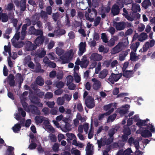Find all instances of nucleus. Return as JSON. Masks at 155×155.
<instances>
[{
  "label": "nucleus",
  "mask_w": 155,
  "mask_h": 155,
  "mask_svg": "<svg viewBox=\"0 0 155 155\" xmlns=\"http://www.w3.org/2000/svg\"><path fill=\"white\" fill-rule=\"evenodd\" d=\"M113 25L115 27L117 30H123L125 28L124 22H119L114 21L113 22Z\"/></svg>",
  "instance_id": "8"
},
{
  "label": "nucleus",
  "mask_w": 155,
  "mask_h": 155,
  "mask_svg": "<svg viewBox=\"0 0 155 155\" xmlns=\"http://www.w3.org/2000/svg\"><path fill=\"white\" fill-rule=\"evenodd\" d=\"M97 143L98 145V147L100 149L102 146H104L106 145V143L104 142V140H103L102 138H101L100 140H97Z\"/></svg>",
  "instance_id": "39"
},
{
  "label": "nucleus",
  "mask_w": 155,
  "mask_h": 155,
  "mask_svg": "<svg viewBox=\"0 0 155 155\" xmlns=\"http://www.w3.org/2000/svg\"><path fill=\"white\" fill-rule=\"evenodd\" d=\"M36 46L34 44H32L30 41L28 42L26 44V48L28 51H32L36 49Z\"/></svg>",
  "instance_id": "17"
},
{
  "label": "nucleus",
  "mask_w": 155,
  "mask_h": 155,
  "mask_svg": "<svg viewBox=\"0 0 155 155\" xmlns=\"http://www.w3.org/2000/svg\"><path fill=\"white\" fill-rule=\"evenodd\" d=\"M12 45L15 48H21L24 45V43L22 41L16 42V41H13L12 39Z\"/></svg>",
  "instance_id": "23"
},
{
  "label": "nucleus",
  "mask_w": 155,
  "mask_h": 155,
  "mask_svg": "<svg viewBox=\"0 0 155 155\" xmlns=\"http://www.w3.org/2000/svg\"><path fill=\"white\" fill-rule=\"evenodd\" d=\"M54 44L55 42L54 41L52 40L51 41L48 45L47 48L48 49L50 50L54 46Z\"/></svg>",
  "instance_id": "54"
},
{
  "label": "nucleus",
  "mask_w": 155,
  "mask_h": 155,
  "mask_svg": "<svg viewBox=\"0 0 155 155\" xmlns=\"http://www.w3.org/2000/svg\"><path fill=\"white\" fill-rule=\"evenodd\" d=\"M50 139L51 142H55L57 140L56 136L53 134H50Z\"/></svg>",
  "instance_id": "55"
},
{
  "label": "nucleus",
  "mask_w": 155,
  "mask_h": 155,
  "mask_svg": "<svg viewBox=\"0 0 155 155\" xmlns=\"http://www.w3.org/2000/svg\"><path fill=\"white\" fill-rule=\"evenodd\" d=\"M59 15V13L58 12L55 13H53L52 14V18L54 21H56L58 18Z\"/></svg>",
  "instance_id": "52"
},
{
  "label": "nucleus",
  "mask_w": 155,
  "mask_h": 155,
  "mask_svg": "<svg viewBox=\"0 0 155 155\" xmlns=\"http://www.w3.org/2000/svg\"><path fill=\"white\" fill-rule=\"evenodd\" d=\"M45 117H44L41 116H37L35 118V122L37 124L41 123L44 120Z\"/></svg>",
  "instance_id": "28"
},
{
  "label": "nucleus",
  "mask_w": 155,
  "mask_h": 155,
  "mask_svg": "<svg viewBox=\"0 0 155 155\" xmlns=\"http://www.w3.org/2000/svg\"><path fill=\"white\" fill-rule=\"evenodd\" d=\"M46 104L49 107L52 108L54 107L55 103L54 101H48L46 102Z\"/></svg>",
  "instance_id": "62"
},
{
  "label": "nucleus",
  "mask_w": 155,
  "mask_h": 155,
  "mask_svg": "<svg viewBox=\"0 0 155 155\" xmlns=\"http://www.w3.org/2000/svg\"><path fill=\"white\" fill-rule=\"evenodd\" d=\"M89 63V61L87 60V57L85 55L81 59V67L82 68H86Z\"/></svg>",
  "instance_id": "14"
},
{
  "label": "nucleus",
  "mask_w": 155,
  "mask_h": 155,
  "mask_svg": "<svg viewBox=\"0 0 155 155\" xmlns=\"http://www.w3.org/2000/svg\"><path fill=\"white\" fill-rule=\"evenodd\" d=\"M114 137H110L107 139L106 137L104 138V142L106 143V145H108L111 144L113 141Z\"/></svg>",
  "instance_id": "32"
},
{
  "label": "nucleus",
  "mask_w": 155,
  "mask_h": 155,
  "mask_svg": "<svg viewBox=\"0 0 155 155\" xmlns=\"http://www.w3.org/2000/svg\"><path fill=\"white\" fill-rule=\"evenodd\" d=\"M45 40L43 36H38L35 40L34 43L36 46H39L42 45Z\"/></svg>",
  "instance_id": "13"
},
{
  "label": "nucleus",
  "mask_w": 155,
  "mask_h": 155,
  "mask_svg": "<svg viewBox=\"0 0 155 155\" xmlns=\"http://www.w3.org/2000/svg\"><path fill=\"white\" fill-rule=\"evenodd\" d=\"M101 20V18L99 16L97 17L95 19L94 23V25L97 26L100 23Z\"/></svg>",
  "instance_id": "47"
},
{
  "label": "nucleus",
  "mask_w": 155,
  "mask_h": 155,
  "mask_svg": "<svg viewBox=\"0 0 155 155\" xmlns=\"http://www.w3.org/2000/svg\"><path fill=\"white\" fill-rule=\"evenodd\" d=\"M101 63L100 62H99L98 63L97 67H96L95 68V73L96 74H98L99 71L101 70Z\"/></svg>",
  "instance_id": "49"
},
{
  "label": "nucleus",
  "mask_w": 155,
  "mask_h": 155,
  "mask_svg": "<svg viewBox=\"0 0 155 155\" xmlns=\"http://www.w3.org/2000/svg\"><path fill=\"white\" fill-rule=\"evenodd\" d=\"M155 128L154 126L151 124H150L147 127L146 129L143 130L140 133L141 136L144 137H150L152 136L151 132L154 133Z\"/></svg>",
  "instance_id": "1"
},
{
  "label": "nucleus",
  "mask_w": 155,
  "mask_h": 155,
  "mask_svg": "<svg viewBox=\"0 0 155 155\" xmlns=\"http://www.w3.org/2000/svg\"><path fill=\"white\" fill-rule=\"evenodd\" d=\"M108 73V71L107 69H104L101 71L99 74V77L101 79L105 78Z\"/></svg>",
  "instance_id": "27"
},
{
  "label": "nucleus",
  "mask_w": 155,
  "mask_h": 155,
  "mask_svg": "<svg viewBox=\"0 0 155 155\" xmlns=\"http://www.w3.org/2000/svg\"><path fill=\"white\" fill-rule=\"evenodd\" d=\"M116 116L117 114H114L112 115H110L108 117L107 122H109L110 121L111 122H112L114 121L115 119Z\"/></svg>",
  "instance_id": "40"
},
{
  "label": "nucleus",
  "mask_w": 155,
  "mask_h": 155,
  "mask_svg": "<svg viewBox=\"0 0 155 155\" xmlns=\"http://www.w3.org/2000/svg\"><path fill=\"white\" fill-rule=\"evenodd\" d=\"M118 39V38L117 36H113L109 41H108V42L107 43V45L109 47L113 46L115 44V41H117Z\"/></svg>",
  "instance_id": "20"
},
{
  "label": "nucleus",
  "mask_w": 155,
  "mask_h": 155,
  "mask_svg": "<svg viewBox=\"0 0 155 155\" xmlns=\"http://www.w3.org/2000/svg\"><path fill=\"white\" fill-rule=\"evenodd\" d=\"M85 104L86 107L88 108H93L95 106L94 99L91 96H87L85 100Z\"/></svg>",
  "instance_id": "3"
},
{
  "label": "nucleus",
  "mask_w": 155,
  "mask_h": 155,
  "mask_svg": "<svg viewBox=\"0 0 155 155\" xmlns=\"http://www.w3.org/2000/svg\"><path fill=\"white\" fill-rule=\"evenodd\" d=\"M92 81L94 82L93 86V88L95 90H99L101 88V85L100 81L95 78H93Z\"/></svg>",
  "instance_id": "16"
},
{
  "label": "nucleus",
  "mask_w": 155,
  "mask_h": 155,
  "mask_svg": "<svg viewBox=\"0 0 155 155\" xmlns=\"http://www.w3.org/2000/svg\"><path fill=\"white\" fill-rule=\"evenodd\" d=\"M125 42H119L112 49V51L114 53H118L122 51L124 48L126 47V45L125 44Z\"/></svg>",
  "instance_id": "2"
},
{
  "label": "nucleus",
  "mask_w": 155,
  "mask_h": 155,
  "mask_svg": "<svg viewBox=\"0 0 155 155\" xmlns=\"http://www.w3.org/2000/svg\"><path fill=\"white\" fill-rule=\"evenodd\" d=\"M124 134L122 136L123 140H119L118 142L119 145V148H122L124 145V142H126V125H124L123 127V130Z\"/></svg>",
  "instance_id": "5"
},
{
  "label": "nucleus",
  "mask_w": 155,
  "mask_h": 155,
  "mask_svg": "<svg viewBox=\"0 0 155 155\" xmlns=\"http://www.w3.org/2000/svg\"><path fill=\"white\" fill-rule=\"evenodd\" d=\"M25 4V0H21L20 5L21 11H24L25 10L26 8Z\"/></svg>",
  "instance_id": "38"
},
{
  "label": "nucleus",
  "mask_w": 155,
  "mask_h": 155,
  "mask_svg": "<svg viewBox=\"0 0 155 155\" xmlns=\"http://www.w3.org/2000/svg\"><path fill=\"white\" fill-rule=\"evenodd\" d=\"M31 100L32 103L39 107H42L43 104L40 102V99L38 97L33 96L31 98Z\"/></svg>",
  "instance_id": "12"
},
{
  "label": "nucleus",
  "mask_w": 155,
  "mask_h": 155,
  "mask_svg": "<svg viewBox=\"0 0 155 155\" xmlns=\"http://www.w3.org/2000/svg\"><path fill=\"white\" fill-rule=\"evenodd\" d=\"M77 108L78 110L80 112H81L83 110V107L81 103H79L77 105Z\"/></svg>",
  "instance_id": "63"
},
{
  "label": "nucleus",
  "mask_w": 155,
  "mask_h": 155,
  "mask_svg": "<svg viewBox=\"0 0 155 155\" xmlns=\"http://www.w3.org/2000/svg\"><path fill=\"white\" fill-rule=\"evenodd\" d=\"M64 86V84L62 81H60L57 83L56 84V87L59 88H63Z\"/></svg>",
  "instance_id": "58"
},
{
  "label": "nucleus",
  "mask_w": 155,
  "mask_h": 155,
  "mask_svg": "<svg viewBox=\"0 0 155 155\" xmlns=\"http://www.w3.org/2000/svg\"><path fill=\"white\" fill-rule=\"evenodd\" d=\"M122 76L121 74H115L112 73L110 76L108 80L112 84H114L115 82L117 81Z\"/></svg>",
  "instance_id": "4"
},
{
  "label": "nucleus",
  "mask_w": 155,
  "mask_h": 155,
  "mask_svg": "<svg viewBox=\"0 0 155 155\" xmlns=\"http://www.w3.org/2000/svg\"><path fill=\"white\" fill-rule=\"evenodd\" d=\"M54 33L56 36H60L64 35L66 33V31L64 30L61 29L59 27H58L55 29Z\"/></svg>",
  "instance_id": "19"
},
{
  "label": "nucleus",
  "mask_w": 155,
  "mask_h": 155,
  "mask_svg": "<svg viewBox=\"0 0 155 155\" xmlns=\"http://www.w3.org/2000/svg\"><path fill=\"white\" fill-rule=\"evenodd\" d=\"M120 12L119 6L117 5L114 4L111 9V13L113 16L118 15Z\"/></svg>",
  "instance_id": "15"
},
{
  "label": "nucleus",
  "mask_w": 155,
  "mask_h": 155,
  "mask_svg": "<svg viewBox=\"0 0 155 155\" xmlns=\"http://www.w3.org/2000/svg\"><path fill=\"white\" fill-rule=\"evenodd\" d=\"M101 38L103 42L105 43H107L108 40L107 36L105 33H102L101 34Z\"/></svg>",
  "instance_id": "46"
},
{
  "label": "nucleus",
  "mask_w": 155,
  "mask_h": 155,
  "mask_svg": "<svg viewBox=\"0 0 155 155\" xmlns=\"http://www.w3.org/2000/svg\"><path fill=\"white\" fill-rule=\"evenodd\" d=\"M145 28V26L143 24L140 23L138 25V29L139 31H143Z\"/></svg>",
  "instance_id": "56"
},
{
  "label": "nucleus",
  "mask_w": 155,
  "mask_h": 155,
  "mask_svg": "<svg viewBox=\"0 0 155 155\" xmlns=\"http://www.w3.org/2000/svg\"><path fill=\"white\" fill-rule=\"evenodd\" d=\"M6 9L9 11L13 10L15 9V7L12 3H10L6 7Z\"/></svg>",
  "instance_id": "48"
},
{
  "label": "nucleus",
  "mask_w": 155,
  "mask_h": 155,
  "mask_svg": "<svg viewBox=\"0 0 155 155\" xmlns=\"http://www.w3.org/2000/svg\"><path fill=\"white\" fill-rule=\"evenodd\" d=\"M86 44L85 41L84 42H81L79 44V51L78 52V55L79 56H82L83 53L86 51Z\"/></svg>",
  "instance_id": "9"
},
{
  "label": "nucleus",
  "mask_w": 155,
  "mask_h": 155,
  "mask_svg": "<svg viewBox=\"0 0 155 155\" xmlns=\"http://www.w3.org/2000/svg\"><path fill=\"white\" fill-rule=\"evenodd\" d=\"M58 112V109L56 107H54L51 109L50 113L52 115H56Z\"/></svg>",
  "instance_id": "59"
},
{
  "label": "nucleus",
  "mask_w": 155,
  "mask_h": 155,
  "mask_svg": "<svg viewBox=\"0 0 155 155\" xmlns=\"http://www.w3.org/2000/svg\"><path fill=\"white\" fill-rule=\"evenodd\" d=\"M131 9L134 13H136L137 12H139L141 10L140 5L135 3H133Z\"/></svg>",
  "instance_id": "25"
},
{
  "label": "nucleus",
  "mask_w": 155,
  "mask_h": 155,
  "mask_svg": "<svg viewBox=\"0 0 155 155\" xmlns=\"http://www.w3.org/2000/svg\"><path fill=\"white\" fill-rule=\"evenodd\" d=\"M151 5V3L149 0H145L142 3V5L145 9Z\"/></svg>",
  "instance_id": "31"
},
{
  "label": "nucleus",
  "mask_w": 155,
  "mask_h": 155,
  "mask_svg": "<svg viewBox=\"0 0 155 155\" xmlns=\"http://www.w3.org/2000/svg\"><path fill=\"white\" fill-rule=\"evenodd\" d=\"M20 37L21 38L20 32H16V33L15 34L13 38L12 39L13 40V41H15H15H18L19 40Z\"/></svg>",
  "instance_id": "51"
},
{
  "label": "nucleus",
  "mask_w": 155,
  "mask_h": 155,
  "mask_svg": "<svg viewBox=\"0 0 155 155\" xmlns=\"http://www.w3.org/2000/svg\"><path fill=\"white\" fill-rule=\"evenodd\" d=\"M14 149V148L13 147L9 146L7 149V150L8 152V153L7 155H12V154H14V153L13 151Z\"/></svg>",
  "instance_id": "50"
},
{
  "label": "nucleus",
  "mask_w": 155,
  "mask_h": 155,
  "mask_svg": "<svg viewBox=\"0 0 155 155\" xmlns=\"http://www.w3.org/2000/svg\"><path fill=\"white\" fill-rule=\"evenodd\" d=\"M21 128L20 124H17L15 125L12 127L13 132L15 133H17L18 131H20Z\"/></svg>",
  "instance_id": "35"
},
{
  "label": "nucleus",
  "mask_w": 155,
  "mask_h": 155,
  "mask_svg": "<svg viewBox=\"0 0 155 155\" xmlns=\"http://www.w3.org/2000/svg\"><path fill=\"white\" fill-rule=\"evenodd\" d=\"M1 19L2 22H6L8 20V16L6 14L2 13L1 14Z\"/></svg>",
  "instance_id": "41"
},
{
  "label": "nucleus",
  "mask_w": 155,
  "mask_h": 155,
  "mask_svg": "<svg viewBox=\"0 0 155 155\" xmlns=\"http://www.w3.org/2000/svg\"><path fill=\"white\" fill-rule=\"evenodd\" d=\"M116 106V104H113V103H110L108 104L104 105V109L106 111H107L110 109L112 106Z\"/></svg>",
  "instance_id": "42"
},
{
  "label": "nucleus",
  "mask_w": 155,
  "mask_h": 155,
  "mask_svg": "<svg viewBox=\"0 0 155 155\" xmlns=\"http://www.w3.org/2000/svg\"><path fill=\"white\" fill-rule=\"evenodd\" d=\"M135 52L132 51L130 54V59L131 61H135L139 59V57L136 55Z\"/></svg>",
  "instance_id": "34"
},
{
  "label": "nucleus",
  "mask_w": 155,
  "mask_h": 155,
  "mask_svg": "<svg viewBox=\"0 0 155 155\" xmlns=\"http://www.w3.org/2000/svg\"><path fill=\"white\" fill-rule=\"evenodd\" d=\"M61 58L62 60L63 64L67 63L69 62L68 59L65 57L61 56Z\"/></svg>",
  "instance_id": "61"
},
{
  "label": "nucleus",
  "mask_w": 155,
  "mask_h": 155,
  "mask_svg": "<svg viewBox=\"0 0 155 155\" xmlns=\"http://www.w3.org/2000/svg\"><path fill=\"white\" fill-rule=\"evenodd\" d=\"M71 152L72 154L73 153L74 155H80L81 153L80 151L77 150H71Z\"/></svg>",
  "instance_id": "64"
},
{
  "label": "nucleus",
  "mask_w": 155,
  "mask_h": 155,
  "mask_svg": "<svg viewBox=\"0 0 155 155\" xmlns=\"http://www.w3.org/2000/svg\"><path fill=\"white\" fill-rule=\"evenodd\" d=\"M46 54V51L42 48L38 50V52L36 53L35 55L39 58H43Z\"/></svg>",
  "instance_id": "18"
},
{
  "label": "nucleus",
  "mask_w": 155,
  "mask_h": 155,
  "mask_svg": "<svg viewBox=\"0 0 155 155\" xmlns=\"http://www.w3.org/2000/svg\"><path fill=\"white\" fill-rule=\"evenodd\" d=\"M127 142L130 146L134 144L136 149L140 148L139 142L138 139L134 140L133 137H131L129 139Z\"/></svg>",
  "instance_id": "7"
},
{
  "label": "nucleus",
  "mask_w": 155,
  "mask_h": 155,
  "mask_svg": "<svg viewBox=\"0 0 155 155\" xmlns=\"http://www.w3.org/2000/svg\"><path fill=\"white\" fill-rule=\"evenodd\" d=\"M120 128V126L118 124L116 125L114 127H112L109 131L108 135L109 137H114V135L117 132Z\"/></svg>",
  "instance_id": "11"
},
{
  "label": "nucleus",
  "mask_w": 155,
  "mask_h": 155,
  "mask_svg": "<svg viewBox=\"0 0 155 155\" xmlns=\"http://www.w3.org/2000/svg\"><path fill=\"white\" fill-rule=\"evenodd\" d=\"M155 43V41L153 40L150 41V42H147L145 44V45L143 47L144 49L145 50H147L149 48L153 46Z\"/></svg>",
  "instance_id": "24"
},
{
  "label": "nucleus",
  "mask_w": 155,
  "mask_h": 155,
  "mask_svg": "<svg viewBox=\"0 0 155 155\" xmlns=\"http://www.w3.org/2000/svg\"><path fill=\"white\" fill-rule=\"evenodd\" d=\"M117 110L121 116H122L126 114V109H123L121 108H118L117 109Z\"/></svg>",
  "instance_id": "53"
},
{
  "label": "nucleus",
  "mask_w": 155,
  "mask_h": 155,
  "mask_svg": "<svg viewBox=\"0 0 155 155\" xmlns=\"http://www.w3.org/2000/svg\"><path fill=\"white\" fill-rule=\"evenodd\" d=\"M140 45V43L137 42L135 43H132L131 44L130 48L132 50V51L136 52L137 50Z\"/></svg>",
  "instance_id": "29"
},
{
  "label": "nucleus",
  "mask_w": 155,
  "mask_h": 155,
  "mask_svg": "<svg viewBox=\"0 0 155 155\" xmlns=\"http://www.w3.org/2000/svg\"><path fill=\"white\" fill-rule=\"evenodd\" d=\"M18 110L19 112L21 113V115L22 117H25L26 113L23 110L22 108L21 107H18Z\"/></svg>",
  "instance_id": "57"
},
{
  "label": "nucleus",
  "mask_w": 155,
  "mask_h": 155,
  "mask_svg": "<svg viewBox=\"0 0 155 155\" xmlns=\"http://www.w3.org/2000/svg\"><path fill=\"white\" fill-rule=\"evenodd\" d=\"M27 27L25 25H22V27L21 31V40H24L27 34L26 30Z\"/></svg>",
  "instance_id": "22"
},
{
  "label": "nucleus",
  "mask_w": 155,
  "mask_h": 155,
  "mask_svg": "<svg viewBox=\"0 0 155 155\" xmlns=\"http://www.w3.org/2000/svg\"><path fill=\"white\" fill-rule=\"evenodd\" d=\"M92 144L90 142L87 143L85 149L86 155H93L94 153V150L93 149V146L92 147Z\"/></svg>",
  "instance_id": "10"
},
{
  "label": "nucleus",
  "mask_w": 155,
  "mask_h": 155,
  "mask_svg": "<svg viewBox=\"0 0 155 155\" xmlns=\"http://www.w3.org/2000/svg\"><path fill=\"white\" fill-rule=\"evenodd\" d=\"M59 145L57 143H55L52 147V149L54 152L58 151L59 150Z\"/></svg>",
  "instance_id": "60"
},
{
  "label": "nucleus",
  "mask_w": 155,
  "mask_h": 155,
  "mask_svg": "<svg viewBox=\"0 0 155 155\" xmlns=\"http://www.w3.org/2000/svg\"><path fill=\"white\" fill-rule=\"evenodd\" d=\"M57 102L58 105H63L64 102V97H58L57 98Z\"/></svg>",
  "instance_id": "44"
},
{
  "label": "nucleus",
  "mask_w": 155,
  "mask_h": 155,
  "mask_svg": "<svg viewBox=\"0 0 155 155\" xmlns=\"http://www.w3.org/2000/svg\"><path fill=\"white\" fill-rule=\"evenodd\" d=\"M90 58L91 60L96 62L101 60L103 58L102 56L98 53H93L91 54Z\"/></svg>",
  "instance_id": "6"
},
{
  "label": "nucleus",
  "mask_w": 155,
  "mask_h": 155,
  "mask_svg": "<svg viewBox=\"0 0 155 155\" xmlns=\"http://www.w3.org/2000/svg\"><path fill=\"white\" fill-rule=\"evenodd\" d=\"M36 84L40 86H42L44 84V81L42 78L40 76H38L36 79Z\"/></svg>",
  "instance_id": "36"
},
{
  "label": "nucleus",
  "mask_w": 155,
  "mask_h": 155,
  "mask_svg": "<svg viewBox=\"0 0 155 155\" xmlns=\"http://www.w3.org/2000/svg\"><path fill=\"white\" fill-rule=\"evenodd\" d=\"M30 110L31 113L37 115H39L41 113L38 108L34 105H31L30 106Z\"/></svg>",
  "instance_id": "21"
},
{
  "label": "nucleus",
  "mask_w": 155,
  "mask_h": 155,
  "mask_svg": "<svg viewBox=\"0 0 155 155\" xmlns=\"http://www.w3.org/2000/svg\"><path fill=\"white\" fill-rule=\"evenodd\" d=\"M32 28L35 30V33L34 35L38 36L40 35V36H43V31L42 29H36L34 26H32Z\"/></svg>",
  "instance_id": "33"
},
{
  "label": "nucleus",
  "mask_w": 155,
  "mask_h": 155,
  "mask_svg": "<svg viewBox=\"0 0 155 155\" xmlns=\"http://www.w3.org/2000/svg\"><path fill=\"white\" fill-rule=\"evenodd\" d=\"M148 36L145 33H141L139 36V40L140 41H143L146 40Z\"/></svg>",
  "instance_id": "30"
},
{
  "label": "nucleus",
  "mask_w": 155,
  "mask_h": 155,
  "mask_svg": "<svg viewBox=\"0 0 155 155\" xmlns=\"http://www.w3.org/2000/svg\"><path fill=\"white\" fill-rule=\"evenodd\" d=\"M40 16L45 22H47L48 21V16L46 12L43 10H41L40 13H39Z\"/></svg>",
  "instance_id": "26"
},
{
  "label": "nucleus",
  "mask_w": 155,
  "mask_h": 155,
  "mask_svg": "<svg viewBox=\"0 0 155 155\" xmlns=\"http://www.w3.org/2000/svg\"><path fill=\"white\" fill-rule=\"evenodd\" d=\"M74 79L76 82L79 83L81 81L80 76H79L78 74L76 72H75L74 74Z\"/></svg>",
  "instance_id": "45"
},
{
  "label": "nucleus",
  "mask_w": 155,
  "mask_h": 155,
  "mask_svg": "<svg viewBox=\"0 0 155 155\" xmlns=\"http://www.w3.org/2000/svg\"><path fill=\"white\" fill-rule=\"evenodd\" d=\"M66 135L67 137L68 138L67 139V140L68 142H69L70 140H72L74 138V137H76L74 134L71 133H67Z\"/></svg>",
  "instance_id": "43"
},
{
  "label": "nucleus",
  "mask_w": 155,
  "mask_h": 155,
  "mask_svg": "<svg viewBox=\"0 0 155 155\" xmlns=\"http://www.w3.org/2000/svg\"><path fill=\"white\" fill-rule=\"evenodd\" d=\"M149 121V120L148 119H147L146 120H140L136 124L139 127H140L142 126H144L146 124V121Z\"/></svg>",
  "instance_id": "37"
}]
</instances>
